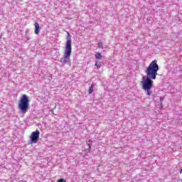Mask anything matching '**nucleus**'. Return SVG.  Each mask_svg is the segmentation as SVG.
I'll return each instance as SVG.
<instances>
[{"instance_id": "1", "label": "nucleus", "mask_w": 182, "mask_h": 182, "mask_svg": "<svg viewBox=\"0 0 182 182\" xmlns=\"http://www.w3.org/2000/svg\"><path fill=\"white\" fill-rule=\"evenodd\" d=\"M159 72V64L157 60H153L145 70L146 75L143 76L141 81V87L146 91L148 96H151V89H153V80H156Z\"/></svg>"}, {"instance_id": "2", "label": "nucleus", "mask_w": 182, "mask_h": 182, "mask_svg": "<svg viewBox=\"0 0 182 182\" xmlns=\"http://www.w3.org/2000/svg\"><path fill=\"white\" fill-rule=\"evenodd\" d=\"M70 55H72V38H70V33H68L64 58L61 59V62L64 64L69 63Z\"/></svg>"}, {"instance_id": "3", "label": "nucleus", "mask_w": 182, "mask_h": 182, "mask_svg": "<svg viewBox=\"0 0 182 182\" xmlns=\"http://www.w3.org/2000/svg\"><path fill=\"white\" fill-rule=\"evenodd\" d=\"M18 109L23 114L28 112L29 109V98L28 97V95H21V97L18 102Z\"/></svg>"}, {"instance_id": "4", "label": "nucleus", "mask_w": 182, "mask_h": 182, "mask_svg": "<svg viewBox=\"0 0 182 182\" xmlns=\"http://www.w3.org/2000/svg\"><path fill=\"white\" fill-rule=\"evenodd\" d=\"M41 132L39 130L36 129L35 132H33L30 136L31 143H38V140H39V136Z\"/></svg>"}, {"instance_id": "5", "label": "nucleus", "mask_w": 182, "mask_h": 182, "mask_svg": "<svg viewBox=\"0 0 182 182\" xmlns=\"http://www.w3.org/2000/svg\"><path fill=\"white\" fill-rule=\"evenodd\" d=\"M34 26H35L34 33H36V35H39V32H41V28L39 27V23L36 22L34 23Z\"/></svg>"}, {"instance_id": "6", "label": "nucleus", "mask_w": 182, "mask_h": 182, "mask_svg": "<svg viewBox=\"0 0 182 182\" xmlns=\"http://www.w3.org/2000/svg\"><path fill=\"white\" fill-rule=\"evenodd\" d=\"M103 56H102V53L100 52H97L95 53V58L97 59V60H102Z\"/></svg>"}, {"instance_id": "7", "label": "nucleus", "mask_w": 182, "mask_h": 182, "mask_svg": "<svg viewBox=\"0 0 182 182\" xmlns=\"http://www.w3.org/2000/svg\"><path fill=\"white\" fill-rule=\"evenodd\" d=\"M95 66L97 68V69H100V68L102 67V63L96 61Z\"/></svg>"}, {"instance_id": "8", "label": "nucleus", "mask_w": 182, "mask_h": 182, "mask_svg": "<svg viewBox=\"0 0 182 182\" xmlns=\"http://www.w3.org/2000/svg\"><path fill=\"white\" fill-rule=\"evenodd\" d=\"M93 87H94V85H93V84H92L88 90V93L90 95H91V93H93Z\"/></svg>"}, {"instance_id": "9", "label": "nucleus", "mask_w": 182, "mask_h": 182, "mask_svg": "<svg viewBox=\"0 0 182 182\" xmlns=\"http://www.w3.org/2000/svg\"><path fill=\"white\" fill-rule=\"evenodd\" d=\"M98 48H100V49H103V43L102 42L98 43Z\"/></svg>"}, {"instance_id": "10", "label": "nucleus", "mask_w": 182, "mask_h": 182, "mask_svg": "<svg viewBox=\"0 0 182 182\" xmlns=\"http://www.w3.org/2000/svg\"><path fill=\"white\" fill-rule=\"evenodd\" d=\"M57 182H66V180L65 178H60L57 181Z\"/></svg>"}, {"instance_id": "11", "label": "nucleus", "mask_w": 182, "mask_h": 182, "mask_svg": "<svg viewBox=\"0 0 182 182\" xmlns=\"http://www.w3.org/2000/svg\"><path fill=\"white\" fill-rule=\"evenodd\" d=\"M180 173L182 174V169L180 170Z\"/></svg>"}, {"instance_id": "12", "label": "nucleus", "mask_w": 182, "mask_h": 182, "mask_svg": "<svg viewBox=\"0 0 182 182\" xmlns=\"http://www.w3.org/2000/svg\"><path fill=\"white\" fill-rule=\"evenodd\" d=\"M89 149L90 150V145H89Z\"/></svg>"}, {"instance_id": "13", "label": "nucleus", "mask_w": 182, "mask_h": 182, "mask_svg": "<svg viewBox=\"0 0 182 182\" xmlns=\"http://www.w3.org/2000/svg\"><path fill=\"white\" fill-rule=\"evenodd\" d=\"M1 38H2V36H0V39H1Z\"/></svg>"}]
</instances>
